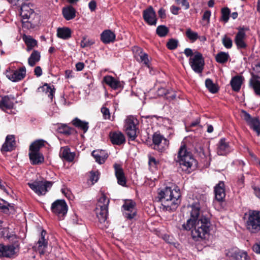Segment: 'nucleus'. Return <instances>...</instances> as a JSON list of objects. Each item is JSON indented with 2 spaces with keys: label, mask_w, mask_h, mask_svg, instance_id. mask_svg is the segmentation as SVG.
Returning <instances> with one entry per match:
<instances>
[{
  "label": "nucleus",
  "mask_w": 260,
  "mask_h": 260,
  "mask_svg": "<svg viewBox=\"0 0 260 260\" xmlns=\"http://www.w3.org/2000/svg\"><path fill=\"white\" fill-rule=\"evenodd\" d=\"M45 234L46 232L43 230L41 233V237L37 243L38 244V250L41 255L44 254L45 248L47 247L48 245V242L44 238Z\"/></svg>",
  "instance_id": "25"
},
{
  "label": "nucleus",
  "mask_w": 260,
  "mask_h": 260,
  "mask_svg": "<svg viewBox=\"0 0 260 260\" xmlns=\"http://www.w3.org/2000/svg\"><path fill=\"white\" fill-rule=\"evenodd\" d=\"M211 224L209 219L202 215L196 221L188 219L186 223L182 225L183 229L191 230L192 239L196 241L206 239L209 235Z\"/></svg>",
  "instance_id": "1"
},
{
  "label": "nucleus",
  "mask_w": 260,
  "mask_h": 260,
  "mask_svg": "<svg viewBox=\"0 0 260 260\" xmlns=\"http://www.w3.org/2000/svg\"><path fill=\"white\" fill-rule=\"evenodd\" d=\"M115 37V34L109 29L104 30L101 35V40L105 44L113 42Z\"/></svg>",
  "instance_id": "22"
},
{
  "label": "nucleus",
  "mask_w": 260,
  "mask_h": 260,
  "mask_svg": "<svg viewBox=\"0 0 260 260\" xmlns=\"http://www.w3.org/2000/svg\"><path fill=\"white\" fill-rule=\"evenodd\" d=\"M51 210L59 220H63L67 214L68 206L64 200H57L52 203Z\"/></svg>",
  "instance_id": "5"
},
{
  "label": "nucleus",
  "mask_w": 260,
  "mask_h": 260,
  "mask_svg": "<svg viewBox=\"0 0 260 260\" xmlns=\"http://www.w3.org/2000/svg\"><path fill=\"white\" fill-rule=\"evenodd\" d=\"M205 85L210 92L212 93H216L218 90L217 86L210 79H207L206 80Z\"/></svg>",
  "instance_id": "42"
},
{
  "label": "nucleus",
  "mask_w": 260,
  "mask_h": 260,
  "mask_svg": "<svg viewBox=\"0 0 260 260\" xmlns=\"http://www.w3.org/2000/svg\"><path fill=\"white\" fill-rule=\"evenodd\" d=\"M191 211L190 213V218L193 221H197L200 218V204L199 202L193 203L191 206Z\"/></svg>",
  "instance_id": "24"
},
{
  "label": "nucleus",
  "mask_w": 260,
  "mask_h": 260,
  "mask_svg": "<svg viewBox=\"0 0 260 260\" xmlns=\"http://www.w3.org/2000/svg\"><path fill=\"white\" fill-rule=\"evenodd\" d=\"M60 156L68 161H72L75 157V153L71 152L69 148L62 147L60 152Z\"/></svg>",
  "instance_id": "27"
},
{
  "label": "nucleus",
  "mask_w": 260,
  "mask_h": 260,
  "mask_svg": "<svg viewBox=\"0 0 260 260\" xmlns=\"http://www.w3.org/2000/svg\"><path fill=\"white\" fill-rule=\"evenodd\" d=\"M136 51L140 56V60L145 64L148 68H150L148 55L143 52L141 48L137 47L135 48Z\"/></svg>",
  "instance_id": "39"
},
{
  "label": "nucleus",
  "mask_w": 260,
  "mask_h": 260,
  "mask_svg": "<svg viewBox=\"0 0 260 260\" xmlns=\"http://www.w3.org/2000/svg\"><path fill=\"white\" fill-rule=\"evenodd\" d=\"M154 149L159 152L164 151L168 147L169 141L160 134L155 133L153 135Z\"/></svg>",
  "instance_id": "11"
},
{
  "label": "nucleus",
  "mask_w": 260,
  "mask_h": 260,
  "mask_svg": "<svg viewBox=\"0 0 260 260\" xmlns=\"http://www.w3.org/2000/svg\"><path fill=\"white\" fill-rule=\"evenodd\" d=\"M249 85L253 88L257 95H260V81L255 77H251L249 81Z\"/></svg>",
  "instance_id": "37"
},
{
  "label": "nucleus",
  "mask_w": 260,
  "mask_h": 260,
  "mask_svg": "<svg viewBox=\"0 0 260 260\" xmlns=\"http://www.w3.org/2000/svg\"><path fill=\"white\" fill-rule=\"evenodd\" d=\"M248 124L257 133V136L260 135V121L258 118H253Z\"/></svg>",
  "instance_id": "36"
},
{
  "label": "nucleus",
  "mask_w": 260,
  "mask_h": 260,
  "mask_svg": "<svg viewBox=\"0 0 260 260\" xmlns=\"http://www.w3.org/2000/svg\"><path fill=\"white\" fill-rule=\"evenodd\" d=\"M168 90L164 88H159L157 91V93L158 96H165L169 94V92H168Z\"/></svg>",
  "instance_id": "61"
},
{
  "label": "nucleus",
  "mask_w": 260,
  "mask_h": 260,
  "mask_svg": "<svg viewBox=\"0 0 260 260\" xmlns=\"http://www.w3.org/2000/svg\"><path fill=\"white\" fill-rule=\"evenodd\" d=\"M158 195H174L180 193L179 188L175 184H170L163 188L158 190Z\"/></svg>",
  "instance_id": "17"
},
{
  "label": "nucleus",
  "mask_w": 260,
  "mask_h": 260,
  "mask_svg": "<svg viewBox=\"0 0 260 260\" xmlns=\"http://www.w3.org/2000/svg\"><path fill=\"white\" fill-rule=\"evenodd\" d=\"M60 132L62 133L70 135L71 134L72 129L66 124H63L59 127Z\"/></svg>",
  "instance_id": "56"
},
{
  "label": "nucleus",
  "mask_w": 260,
  "mask_h": 260,
  "mask_svg": "<svg viewBox=\"0 0 260 260\" xmlns=\"http://www.w3.org/2000/svg\"><path fill=\"white\" fill-rule=\"evenodd\" d=\"M169 29L165 25L158 26L156 30V32L160 37H165L168 33Z\"/></svg>",
  "instance_id": "44"
},
{
  "label": "nucleus",
  "mask_w": 260,
  "mask_h": 260,
  "mask_svg": "<svg viewBox=\"0 0 260 260\" xmlns=\"http://www.w3.org/2000/svg\"><path fill=\"white\" fill-rule=\"evenodd\" d=\"M178 41L174 39H170L167 43V46L170 50H174L178 46Z\"/></svg>",
  "instance_id": "49"
},
{
  "label": "nucleus",
  "mask_w": 260,
  "mask_h": 260,
  "mask_svg": "<svg viewBox=\"0 0 260 260\" xmlns=\"http://www.w3.org/2000/svg\"><path fill=\"white\" fill-rule=\"evenodd\" d=\"M168 92H169L170 93L169 94L167 95L166 96V99L167 100H173L176 98V94L174 90H173L172 89L168 90Z\"/></svg>",
  "instance_id": "62"
},
{
  "label": "nucleus",
  "mask_w": 260,
  "mask_h": 260,
  "mask_svg": "<svg viewBox=\"0 0 260 260\" xmlns=\"http://www.w3.org/2000/svg\"><path fill=\"white\" fill-rule=\"evenodd\" d=\"M92 155L95 158V161L100 164H103L108 157L107 153L102 150L92 151Z\"/></svg>",
  "instance_id": "23"
},
{
  "label": "nucleus",
  "mask_w": 260,
  "mask_h": 260,
  "mask_svg": "<svg viewBox=\"0 0 260 260\" xmlns=\"http://www.w3.org/2000/svg\"><path fill=\"white\" fill-rule=\"evenodd\" d=\"M233 151L232 148L224 138H222L217 144V153L219 155H226Z\"/></svg>",
  "instance_id": "16"
},
{
  "label": "nucleus",
  "mask_w": 260,
  "mask_h": 260,
  "mask_svg": "<svg viewBox=\"0 0 260 260\" xmlns=\"http://www.w3.org/2000/svg\"><path fill=\"white\" fill-rule=\"evenodd\" d=\"M19 249L20 245L18 241L8 245L0 244V257H14L17 255Z\"/></svg>",
  "instance_id": "7"
},
{
  "label": "nucleus",
  "mask_w": 260,
  "mask_h": 260,
  "mask_svg": "<svg viewBox=\"0 0 260 260\" xmlns=\"http://www.w3.org/2000/svg\"><path fill=\"white\" fill-rule=\"evenodd\" d=\"M96 213L99 221L101 223H103L107 220L108 214V209L96 207Z\"/></svg>",
  "instance_id": "32"
},
{
  "label": "nucleus",
  "mask_w": 260,
  "mask_h": 260,
  "mask_svg": "<svg viewBox=\"0 0 260 260\" xmlns=\"http://www.w3.org/2000/svg\"><path fill=\"white\" fill-rule=\"evenodd\" d=\"M180 196H177V198L174 196H160L159 201L167 210L174 211L180 202Z\"/></svg>",
  "instance_id": "8"
},
{
  "label": "nucleus",
  "mask_w": 260,
  "mask_h": 260,
  "mask_svg": "<svg viewBox=\"0 0 260 260\" xmlns=\"http://www.w3.org/2000/svg\"><path fill=\"white\" fill-rule=\"evenodd\" d=\"M143 18L145 21L150 25H155L157 22L156 13L152 7L143 11Z\"/></svg>",
  "instance_id": "13"
},
{
  "label": "nucleus",
  "mask_w": 260,
  "mask_h": 260,
  "mask_svg": "<svg viewBox=\"0 0 260 260\" xmlns=\"http://www.w3.org/2000/svg\"><path fill=\"white\" fill-rule=\"evenodd\" d=\"M99 173L98 171H91L90 180L92 184L96 182L99 179Z\"/></svg>",
  "instance_id": "54"
},
{
  "label": "nucleus",
  "mask_w": 260,
  "mask_h": 260,
  "mask_svg": "<svg viewBox=\"0 0 260 260\" xmlns=\"http://www.w3.org/2000/svg\"><path fill=\"white\" fill-rule=\"evenodd\" d=\"M109 202L110 199L107 196H101L98 200L96 207L108 209Z\"/></svg>",
  "instance_id": "38"
},
{
  "label": "nucleus",
  "mask_w": 260,
  "mask_h": 260,
  "mask_svg": "<svg viewBox=\"0 0 260 260\" xmlns=\"http://www.w3.org/2000/svg\"><path fill=\"white\" fill-rule=\"evenodd\" d=\"M101 111L103 114V116L105 119H110V113L109 110L108 108L103 107L101 108Z\"/></svg>",
  "instance_id": "55"
},
{
  "label": "nucleus",
  "mask_w": 260,
  "mask_h": 260,
  "mask_svg": "<svg viewBox=\"0 0 260 260\" xmlns=\"http://www.w3.org/2000/svg\"><path fill=\"white\" fill-rule=\"evenodd\" d=\"M114 168L118 183L122 186H124L126 180L121 166L119 164H115L114 165Z\"/></svg>",
  "instance_id": "21"
},
{
  "label": "nucleus",
  "mask_w": 260,
  "mask_h": 260,
  "mask_svg": "<svg viewBox=\"0 0 260 260\" xmlns=\"http://www.w3.org/2000/svg\"><path fill=\"white\" fill-rule=\"evenodd\" d=\"M28 185L35 193L44 195L50 190L53 185V182L45 179H42L36 180L31 183H28Z\"/></svg>",
  "instance_id": "4"
},
{
  "label": "nucleus",
  "mask_w": 260,
  "mask_h": 260,
  "mask_svg": "<svg viewBox=\"0 0 260 260\" xmlns=\"http://www.w3.org/2000/svg\"><path fill=\"white\" fill-rule=\"evenodd\" d=\"M137 120L133 116H128L125 120L124 129L128 138L132 141L137 137V128L136 122Z\"/></svg>",
  "instance_id": "10"
},
{
  "label": "nucleus",
  "mask_w": 260,
  "mask_h": 260,
  "mask_svg": "<svg viewBox=\"0 0 260 260\" xmlns=\"http://www.w3.org/2000/svg\"><path fill=\"white\" fill-rule=\"evenodd\" d=\"M242 83V77L237 76L233 77L231 80L230 84L233 90L239 91Z\"/></svg>",
  "instance_id": "30"
},
{
  "label": "nucleus",
  "mask_w": 260,
  "mask_h": 260,
  "mask_svg": "<svg viewBox=\"0 0 260 260\" xmlns=\"http://www.w3.org/2000/svg\"><path fill=\"white\" fill-rule=\"evenodd\" d=\"M8 205L9 204L5 202L4 200H0V209L3 210L4 212H6L9 210V209L8 208Z\"/></svg>",
  "instance_id": "60"
},
{
  "label": "nucleus",
  "mask_w": 260,
  "mask_h": 260,
  "mask_svg": "<svg viewBox=\"0 0 260 260\" xmlns=\"http://www.w3.org/2000/svg\"><path fill=\"white\" fill-rule=\"evenodd\" d=\"M226 255L230 257V260H246L248 257L246 252L236 248L229 250Z\"/></svg>",
  "instance_id": "15"
},
{
  "label": "nucleus",
  "mask_w": 260,
  "mask_h": 260,
  "mask_svg": "<svg viewBox=\"0 0 260 260\" xmlns=\"http://www.w3.org/2000/svg\"><path fill=\"white\" fill-rule=\"evenodd\" d=\"M247 29V28H240L236 35L235 42L238 49L245 48L246 47V44L244 42L246 37L245 30Z\"/></svg>",
  "instance_id": "18"
},
{
  "label": "nucleus",
  "mask_w": 260,
  "mask_h": 260,
  "mask_svg": "<svg viewBox=\"0 0 260 260\" xmlns=\"http://www.w3.org/2000/svg\"><path fill=\"white\" fill-rule=\"evenodd\" d=\"M45 141L43 140H38L32 143L29 146V152L40 153V149L44 146Z\"/></svg>",
  "instance_id": "35"
},
{
  "label": "nucleus",
  "mask_w": 260,
  "mask_h": 260,
  "mask_svg": "<svg viewBox=\"0 0 260 260\" xmlns=\"http://www.w3.org/2000/svg\"><path fill=\"white\" fill-rule=\"evenodd\" d=\"M15 99L11 95L0 96V109L6 112L7 110L11 109L14 106Z\"/></svg>",
  "instance_id": "14"
},
{
  "label": "nucleus",
  "mask_w": 260,
  "mask_h": 260,
  "mask_svg": "<svg viewBox=\"0 0 260 260\" xmlns=\"http://www.w3.org/2000/svg\"><path fill=\"white\" fill-rule=\"evenodd\" d=\"M62 14L67 20H72L76 16V10L72 6H69L62 9Z\"/></svg>",
  "instance_id": "28"
},
{
  "label": "nucleus",
  "mask_w": 260,
  "mask_h": 260,
  "mask_svg": "<svg viewBox=\"0 0 260 260\" xmlns=\"http://www.w3.org/2000/svg\"><path fill=\"white\" fill-rule=\"evenodd\" d=\"M247 228L252 233L260 231V211H250L247 220Z\"/></svg>",
  "instance_id": "3"
},
{
  "label": "nucleus",
  "mask_w": 260,
  "mask_h": 260,
  "mask_svg": "<svg viewBox=\"0 0 260 260\" xmlns=\"http://www.w3.org/2000/svg\"><path fill=\"white\" fill-rule=\"evenodd\" d=\"M26 46L35 47L37 45V41L30 36H24L23 38Z\"/></svg>",
  "instance_id": "46"
},
{
  "label": "nucleus",
  "mask_w": 260,
  "mask_h": 260,
  "mask_svg": "<svg viewBox=\"0 0 260 260\" xmlns=\"http://www.w3.org/2000/svg\"><path fill=\"white\" fill-rule=\"evenodd\" d=\"M148 164L151 169H156L157 166L159 164V161L157 160L154 157L149 155Z\"/></svg>",
  "instance_id": "52"
},
{
  "label": "nucleus",
  "mask_w": 260,
  "mask_h": 260,
  "mask_svg": "<svg viewBox=\"0 0 260 260\" xmlns=\"http://www.w3.org/2000/svg\"><path fill=\"white\" fill-rule=\"evenodd\" d=\"M26 73V68L23 66L18 70L8 72L7 77L13 82H18L22 80L25 77Z\"/></svg>",
  "instance_id": "12"
},
{
  "label": "nucleus",
  "mask_w": 260,
  "mask_h": 260,
  "mask_svg": "<svg viewBox=\"0 0 260 260\" xmlns=\"http://www.w3.org/2000/svg\"><path fill=\"white\" fill-rule=\"evenodd\" d=\"M111 142L114 145H120L125 143V139L123 134L120 132H112L109 134Z\"/></svg>",
  "instance_id": "19"
},
{
  "label": "nucleus",
  "mask_w": 260,
  "mask_h": 260,
  "mask_svg": "<svg viewBox=\"0 0 260 260\" xmlns=\"http://www.w3.org/2000/svg\"><path fill=\"white\" fill-rule=\"evenodd\" d=\"M214 195H221V194H225L224 184L223 181H220L214 187Z\"/></svg>",
  "instance_id": "43"
},
{
  "label": "nucleus",
  "mask_w": 260,
  "mask_h": 260,
  "mask_svg": "<svg viewBox=\"0 0 260 260\" xmlns=\"http://www.w3.org/2000/svg\"><path fill=\"white\" fill-rule=\"evenodd\" d=\"M105 83L114 89H117L121 87V83L114 78L110 76H105L104 78Z\"/></svg>",
  "instance_id": "31"
},
{
  "label": "nucleus",
  "mask_w": 260,
  "mask_h": 260,
  "mask_svg": "<svg viewBox=\"0 0 260 260\" xmlns=\"http://www.w3.org/2000/svg\"><path fill=\"white\" fill-rule=\"evenodd\" d=\"M57 36L63 40H67L71 37V30L69 27H59L57 29Z\"/></svg>",
  "instance_id": "29"
},
{
  "label": "nucleus",
  "mask_w": 260,
  "mask_h": 260,
  "mask_svg": "<svg viewBox=\"0 0 260 260\" xmlns=\"http://www.w3.org/2000/svg\"><path fill=\"white\" fill-rule=\"evenodd\" d=\"M40 53L37 50H34L28 59V63L30 67L35 66L40 59Z\"/></svg>",
  "instance_id": "34"
},
{
  "label": "nucleus",
  "mask_w": 260,
  "mask_h": 260,
  "mask_svg": "<svg viewBox=\"0 0 260 260\" xmlns=\"http://www.w3.org/2000/svg\"><path fill=\"white\" fill-rule=\"evenodd\" d=\"M230 12V10L228 8H224L222 9V20L225 22H227L228 21Z\"/></svg>",
  "instance_id": "51"
},
{
  "label": "nucleus",
  "mask_w": 260,
  "mask_h": 260,
  "mask_svg": "<svg viewBox=\"0 0 260 260\" xmlns=\"http://www.w3.org/2000/svg\"><path fill=\"white\" fill-rule=\"evenodd\" d=\"M40 88L47 94L51 100H52L55 92V88L53 86H50L48 84L46 83Z\"/></svg>",
  "instance_id": "41"
},
{
  "label": "nucleus",
  "mask_w": 260,
  "mask_h": 260,
  "mask_svg": "<svg viewBox=\"0 0 260 260\" xmlns=\"http://www.w3.org/2000/svg\"><path fill=\"white\" fill-rule=\"evenodd\" d=\"M72 123L76 127L83 130L84 133H85L89 128L87 122L82 121L78 118H75L73 120Z\"/></svg>",
  "instance_id": "33"
},
{
  "label": "nucleus",
  "mask_w": 260,
  "mask_h": 260,
  "mask_svg": "<svg viewBox=\"0 0 260 260\" xmlns=\"http://www.w3.org/2000/svg\"><path fill=\"white\" fill-rule=\"evenodd\" d=\"M252 249L255 253L260 254V242L256 243L253 246Z\"/></svg>",
  "instance_id": "63"
},
{
  "label": "nucleus",
  "mask_w": 260,
  "mask_h": 260,
  "mask_svg": "<svg viewBox=\"0 0 260 260\" xmlns=\"http://www.w3.org/2000/svg\"><path fill=\"white\" fill-rule=\"evenodd\" d=\"M186 35L187 37L192 41H194L198 39V34L196 32H194L188 28L186 31Z\"/></svg>",
  "instance_id": "47"
},
{
  "label": "nucleus",
  "mask_w": 260,
  "mask_h": 260,
  "mask_svg": "<svg viewBox=\"0 0 260 260\" xmlns=\"http://www.w3.org/2000/svg\"><path fill=\"white\" fill-rule=\"evenodd\" d=\"M241 116L242 118L246 121V122L248 124L251 119L253 118L251 117L249 114L247 113L245 111H242Z\"/></svg>",
  "instance_id": "57"
},
{
  "label": "nucleus",
  "mask_w": 260,
  "mask_h": 260,
  "mask_svg": "<svg viewBox=\"0 0 260 260\" xmlns=\"http://www.w3.org/2000/svg\"><path fill=\"white\" fill-rule=\"evenodd\" d=\"M211 14V11L209 10L206 11L203 14L202 20L204 21H206L207 24L209 23Z\"/></svg>",
  "instance_id": "59"
},
{
  "label": "nucleus",
  "mask_w": 260,
  "mask_h": 260,
  "mask_svg": "<svg viewBox=\"0 0 260 260\" xmlns=\"http://www.w3.org/2000/svg\"><path fill=\"white\" fill-rule=\"evenodd\" d=\"M230 58L228 53L220 52L215 56L216 61L220 63H224L228 61Z\"/></svg>",
  "instance_id": "40"
},
{
  "label": "nucleus",
  "mask_w": 260,
  "mask_h": 260,
  "mask_svg": "<svg viewBox=\"0 0 260 260\" xmlns=\"http://www.w3.org/2000/svg\"><path fill=\"white\" fill-rule=\"evenodd\" d=\"M121 211L125 218L128 220L134 219L137 213L136 202L132 200H124L121 206Z\"/></svg>",
  "instance_id": "6"
},
{
  "label": "nucleus",
  "mask_w": 260,
  "mask_h": 260,
  "mask_svg": "<svg viewBox=\"0 0 260 260\" xmlns=\"http://www.w3.org/2000/svg\"><path fill=\"white\" fill-rule=\"evenodd\" d=\"M183 171L190 173L191 167L196 161L190 152L187 151L186 147L181 146L178 153V160H177Z\"/></svg>",
  "instance_id": "2"
},
{
  "label": "nucleus",
  "mask_w": 260,
  "mask_h": 260,
  "mask_svg": "<svg viewBox=\"0 0 260 260\" xmlns=\"http://www.w3.org/2000/svg\"><path fill=\"white\" fill-rule=\"evenodd\" d=\"M88 6L91 11H94L95 10L96 7L95 1L93 0L90 1L88 4Z\"/></svg>",
  "instance_id": "64"
},
{
  "label": "nucleus",
  "mask_w": 260,
  "mask_h": 260,
  "mask_svg": "<svg viewBox=\"0 0 260 260\" xmlns=\"http://www.w3.org/2000/svg\"><path fill=\"white\" fill-rule=\"evenodd\" d=\"M189 64L193 71L198 74H201L203 71L205 64L204 59L202 54L197 52L189 60Z\"/></svg>",
  "instance_id": "9"
},
{
  "label": "nucleus",
  "mask_w": 260,
  "mask_h": 260,
  "mask_svg": "<svg viewBox=\"0 0 260 260\" xmlns=\"http://www.w3.org/2000/svg\"><path fill=\"white\" fill-rule=\"evenodd\" d=\"M94 43V41L92 40H90L84 36L82 38V40L80 43V46L82 48H85L90 47Z\"/></svg>",
  "instance_id": "45"
},
{
  "label": "nucleus",
  "mask_w": 260,
  "mask_h": 260,
  "mask_svg": "<svg viewBox=\"0 0 260 260\" xmlns=\"http://www.w3.org/2000/svg\"><path fill=\"white\" fill-rule=\"evenodd\" d=\"M175 2L177 5H181L182 7H184L185 10L189 8V4L187 0H176Z\"/></svg>",
  "instance_id": "58"
},
{
  "label": "nucleus",
  "mask_w": 260,
  "mask_h": 260,
  "mask_svg": "<svg viewBox=\"0 0 260 260\" xmlns=\"http://www.w3.org/2000/svg\"><path fill=\"white\" fill-rule=\"evenodd\" d=\"M223 45L227 49H230L233 46V41L232 39L226 36H224L222 39Z\"/></svg>",
  "instance_id": "48"
},
{
  "label": "nucleus",
  "mask_w": 260,
  "mask_h": 260,
  "mask_svg": "<svg viewBox=\"0 0 260 260\" xmlns=\"http://www.w3.org/2000/svg\"><path fill=\"white\" fill-rule=\"evenodd\" d=\"M253 71L255 73L251 74V77H255L256 79H260V62L255 64L253 67Z\"/></svg>",
  "instance_id": "53"
},
{
  "label": "nucleus",
  "mask_w": 260,
  "mask_h": 260,
  "mask_svg": "<svg viewBox=\"0 0 260 260\" xmlns=\"http://www.w3.org/2000/svg\"><path fill=\"white\" fill-rule=\"evenodd\" d=\"M16 142L14 135H8L6 137L5 142L2 145L1 151L8 152L11 151L14 149Z\"/></svg>",
  "instance_id": "20"
},
{
  "label": "nucleus",
  "mask_w": 260,
  "mask_h": 260,
  "mask_svg": "<svg viewBox=\"0 0 260 260\" xmlns=\"http://www.w3.org/2000/svg\"><path fill=\"white\" fill-rule=\"evenodd\" d=\"M213 203L214 204H219L222 207L224 206L225 205V196H214Z\"/></svg>",
  "instance_id": "50"
},
{
  "label": "nucleus",
  "mask_w": 260,
  "mask_h": 260,
  "mask_svg": "<svg viewBox=\"0 0 260 260\" xmlns=\"http://www.w3.org/2000/svg\"><path fill=\"white\" fill-rule=\"evenodd\" d=\"M29 157L32 165H39L44 161V158L41 153H37L33 152H29Z\"/></svg>",
  "instance_id": "26"
}]
</instances>
